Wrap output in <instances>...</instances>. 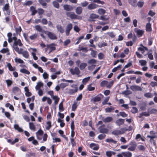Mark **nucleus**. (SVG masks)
I'll return each mask as SVG.
<instances>
[{"mask_svg":"<svg viewBox=\"0 0 157 157\" xmlns=\"http://www.w3.org/2000/svg\"><path fill=\"white\" fill-rule=\"evenodd\" d=\"M98 129L100 133L103 134H107L109 131V129L105 127V125L104 124L99 127Z\"/></svg>","mask_w":157,"mask_h":157,"instance_id":"nucleus-1","label":"nucleus"},{"mask_svg":"<svg viewBox=\"0 0 157 157\" xmlns=\"http://www.w3.org/2000/svg\"><path fill=\"white\" fill-rule=\"evenodd\" d=\"M129 147L128 148V149L131 151H134L135 150L137 144L134 141H132L129 144Z\"/></svg>","mask_w":157,"mask_h":157,"instance_id":"nucleus-2","label":"nucleus"},{"mask_svg":"<svg viewBox=\"0 0 157 157\" xmlns=\"http://www.w3.org/2000/svg\"><path fill=\"white\" fill-rule=\"evenodd\" d=\"M125 132L124 128H121V130H115L112 132V134L113 135L118 136L124 134Z\"/></svg>","mask_w":157,"mask_h":157,"instance_id":"nucleus-3","label":"nucleus"},{"mask_svg":"<svg viewBox=\"0 0 157 157\" xmlns=\"http://www.w3.org/2000/svg\"><path fill=\"white\" fill-rule=\"evenodd\" d=\"M147 137L148 138H150V140H149V142L152 143L153 145L154 146H156V140H154L155 139H157V135H155L154 136H150L149 135H147Z\"/></svg>","mask_w":157,"mask_h":157,"instance_id":"nucleus-4","label":"nucleus"},{"mask_svg":"<svg viewBox=\"0 0 157 157\" xmlns=\"http://www.w3.org/2000/svg\"><path fill=\"white\" fill-rule=\"evenodd\" d=\"M73 25L71 23L68 24L66 26L65 29V33L67 36H68L70 33V31L72 29Z\"/></svg>","mask_w":157,"mask_h":157,"instance_id":"nucleus-5","label":"nucleus"},{"mask_svg":"<svg viewBox=\"0 0 157 157\" xmlns=\"http://www.w3.org/2000/svg\"><path fill=\"white\" fill-rule=\"evenodd\" d=\"M45 33L47 34L49 38L51 40H55L57 38L56 35L50 32L47 31Z\"/></svg>","mask_w":157,"mask_h":157,"instance_id":"nucleus-6","label":"nucleus"},{"mask_svg":"<svg viewBox=\"0 0 157 157\" xmlns=\"http://www.w3.org/2000/svg\"><path fill=\"white\" fill-rule=\"evenodd\" d=\"M70 71L72 75H79L80 73L79 69L77 67H75L74 69L72 68L71 69Z\"/></svg>","mask_w":157,"mask_h":157,"instance_id":"nucleus-7","label":"nucleus"},{"mask_svg":"<svg viewBox=\"0 0 157 157\" xmlns=\"http://www.w3.org/2000/svg\"><path fill=\"white\" fill-rule=\"evenodd\" d=\"M71 138H73L75 135V132L74 131L75 127L74 124V121H72L71 122Z\"/></svg>","mask_w":157,"mask_h":157,"instance_id":"nucleus-8","label":"nucleus"},{"mask_svg":"<svg viewBox=\"0 0 157 157\" xmlns=\"http://www.w3.org/2000/svg\"><path fill=\"white\" fill-rule=\"evenodd\" d=\"M103 97V95L101 94H100L95 97L93 98V100L94 102H98L101 101V98Z\"/></svg>","mask_w":157,"mask_h":157,"instance_id":"nucleus-9","label":"nucleus"},{"mask_svg":"<svg viewBox=\"0 0 157 157\" xmlns=\"http://www.w3.org/2000/svg\"><path fill=\"white\" fill-rule=\"evenodd\" d=\"M99 6L98 5L95 3H91L88 5L87 9L89 10H92L94 9Z\"/></svg>","mask_w":157,"mask_h":157,"instance_id":"nucleus-10","label":"nucleus"},{"mask_svg":"<svg viewBox=\"0 0 157 157\" xmlns=\"http://www.w3.org/2000/svg\"><path fill=\"white\" fill-rule=\"evenodd\" d=\"M130 89L133 91H141V88L138 86L132 85L130 87Z\"/></svg>","mask_w":157,"mask_h":157,"instance_id":"nucleus-11","label":"nucleus"},{"mask_svg":"<svg viewBox=\"0 0 157 157\" xmlns=\"http://www.w3.org/2000/svg\"><path fill=\"white\" fill-rule=\"evenodd\" d=\"M134 31L136 33L137 35L140 37L142 36L144 32V30L137 29V28L134 29Z\"/></svg>","mask_w":157,"mask_h":157,"instance_id":"nucleus-12","label":"nucleus"},{"mask_svg":"<svg viewBox=\"0 0 157 157\" xmlns=\"http://www.w3.org/2000/svg\"><path fill=\"white\" fill-rule=\"evenodd\" d=\"M90 147L94 150L97 151L99 149V147L98 144L92 143L90 145Z\"/></svg>","mask_w":157,"mask_h":157,"instance_id":"nucleus-13","label":"nucleus"},{"mask_svg":"<svg viewBox=\"0 0 157 157\" xmlns=\"http://www.w3.org/2000/svg\"><path fill=\"white\" fill-rule=\"evenodd\" d=\"M99 16L94 13H91L90 14V16L89 21H94V19L98 18L99 17Z\"/></svg>","mask_w":157,"mask_h":157,"instance_id":"nucleus-14","label":"nucleus"},{"mask_svg":"<svg viewBox=\"0 0 157 157\" xmlns=\"http://www.w3.org/2000/svg\"><path fill=\"white\" fill-rule=\"evenodd\" d=\"M66 15L67 17L72 19H75L76 14L73 12H67L66 13Z\"/></svg>","mask_w":157,"mask_h":157,"instance_id":"nucleus-15","label":"nucleus"},{"mask_svg":"<svg viewBox=\"0 0 157 157\" xmlns=\"http://www.w3.org/2000/svg\"><path fill=\"white\" fill-rule=\"evenodd\" d=\"M48 48H49V53L55 50L56 48V47L54 46V44L53 43L48 45Z\"/></svg>","mask_w":157,"mask_h":157,"instance_id":"nucleus-16","label":"nucleus"},{"mask_svg":"<svg viewBox=\"0 0 157 157\" xmlns=\"http://www.w3.org/2000/svg\"><path fill=\"white\" fill-rule=\"evenodd\" d=\"M152 29L151 27V24L150 22L147 23L146 25V31L147 32H151Z\"/></svg>","mask_w":157,"mask_h":157,"instance_id":"nucleus-17","label":"nucleus"},{"mask_svg":"<svg viewBox=\"0 0 157 157\" xmlns=\"http://www.w3.org/2000/svg\"><path fill=\"white\" fill-rule=\"evenodd\" d=\"M56 27L57 30L61 33H63L64 32V29L63 27L60 25H56Z\"/></svg>","mask_w":157,"mask_h":157,"instance_id":"nucleus-18","label":"nucleus"},{"mask_svg":"<svg viewBox=\"0 0 157 157\" xmlns=\"http://www.w3.org/2000/svg\"><path fill=\"white\" fill-rule=\"evenodd\" d=\"M124 120L122 119H119L117 120L116 121V124L119 126H120L124 123Z\"/></svg>","mask_w":157,"mask_h":157,"instance_id":"nucleus-19","label":"nucleus"},{"mask_svg":"<svg viewBox=\"0 0 157 157\" xmlns=\"http://www.w3.org/2000/svg\"><path fill=\"white\" fill-rule=\"evenodd\" d=\"M32 50V51L31 52L32 55L33 56V59H38V57L36 56V53L37 52V50L36 49L34 48H31Z\"/></svg>","mask_w":157,"mask_h":157,"instance_id":"nucleus-20","label":"nucleus"},{"mask_svg":"<svg viewBox=\"0 0 157 157\" xmlns=\"http://www.w3.org/2000/svg\"><path fill=\"white\" fill-rule=\"evenodd\" d=\"M64 10L67 11H70L73 10L72 6L68 5H65L63 6Z\"/></svg>","mask_w":157,"mask_h":157,"instance_id":"nucleus-21","label":"nucleus"},{"mask_svg":"<svg viewBox=\"0 0 157 157\" xmlns=\"http://www.w3.org/2000/svg\"><path fill=\"white\" fill-rule=\"evenodd\" d=\"M122 154L124 157H131L132 153L129 151L122 152Z\"/></svg>","mask_w":157,"mask_h":157,"instance_id":"nucleus-22","label":"nucleus"},{"mask_svg":"<svg viewBox=\"0 0 157 157\" xmlns=\"http://www.w3.org/2000/svg\"><path fill=\"white\" fill-rule=\"evenodd\" d=\"M36 30L38 32L43 33L44 30L43 29L42 27L40 25H36L35 27Z\"/></svg>","mask_w":157,"mask_h":157,"instance_id":"nucleus-23","label":"nucleus"},{"mask_svg":"<svg viewBox=\"0 0 157 157\" xmlns=\"http://www.w3.org/2000/svg\"><path fill=\"white\" fill-rule=\"evenodd\" d=\"M116 154V152L111 151H107L105 152L106 155L108 157H111L112 155H115Z\"/></svg>","mask_w":157,"mask_h":157,"instance_id":"nucleus-24","label":"nucleus"},{"mask_svg":"<svg viewBox=\"0 0 157 157\" xmlns=\"http://www.w3.org/2000/svg\"><path fill=\"white\" fill-rule=\"evenodd\" d=\"M128 2L132 6L134 7L137 6L136 0H128Z\"/></svg>","mask_w":157,"mask_h":157,"instance_id":"nucleus-25","label":"nucleus"},{"mask_svg":"<svg viewBox=\"0 0 157 157\" xmlns=\"http://www.w3.org/2000/svg\"><path fill=\"white\" fill-rule=\"evenodd\" d=\"M13 47L15 51L19 54H21V51L23 50V49L20 48L19 49V48L17 47V46L14 45L13 44Z\"/></svg>","mask_w":157,"mask_h":157,"instance_id":"nucleus-26","label":"nucleus"},{"mask_svg":"<svg viewBox=\"0 0 157 157\" xmlns=\"http://www.w3.org/2000/svg\"><path fill=\"white\" fill-rule=\"evenodd\" d=\"M30 10L32 12L31 15L33 16L37 12V10L33 6H31L30 7Z\"/></svg>","mask_w":157,"mask_h":157,"instance_id":"nucleus-27","label":"nucleus"},{"mask_svg":"<svg viewBox=\"0 0 157 157\" xmlns=\"http://www.w3.org/2000/svg\"><path fill=\"white\" fill-rule=\"evenodd\" d=\"M82 7L78 6L76 8L75 10L76 13L78 15L80 14L82 12Z\"/></svg>","mask_w":157,"mask_h":157,"instance_id":"nucleus-28","label":"nucleus"},{"mask_svg":"<svg viewBox=\"0 0 157 157\" xmlns=\"http://www.w3.org/2000/svg\"><path fill=\"white\" fill-rule=\"evenodd\" d=\"M51 122L50 121H48L46 122L45 126V129L47 130H49L52 127Z\"/></svg>","mask_w":157,"mask_h":157,"instance_id":"nucleus-29","label":"nucleus"},{"mask_svg":"<svg viewBox=\"0 0 157 157\" xmlns=\"http://www.w3.org/2000/svg\"><path fill=\"white\" fill-rule=\"evenodd\" d=\"M21 54H22L24 57L26 58H29V53L27 51H23V50L22 51H21Z\"/></svg>","mask_w":157,"mask_h":157,"instance_id":"nucleus-30","label":"nucleus"},{"mask_svg":"<svg viewBox=\"0 0 157 157\" xmlns=\"http://www.w3.org/2000/svg\"><path fill=\"white\" fill-rule=\"evenodd\" d=\"M113 118L111 117H107L103 120V121L105 123H108L111 121Z\"/></svg>","mask_w":157,"mask_h":157,"instance_id":"nucleus-31","label":"nucleus"},{"mask_svg":"<svg viewBox=\"0 0 157 157\" xmlns=\"http://www.w3.org/2000/svg\"><path fill=\"white\" fill-rule=\"evenodd\" d=\"M14 128L16 130H17L19 132H22L23 130L17 124H15L14 125Z\"/></svg>","mask_w":157,"mask_h":157,"instance_id":"nucleus-32","label":"nucleus"},{"mask_svg":"<svg viewBox=\"0 0 157 157\" xmlns=\"http://www.w3.org/2000/svg\"><path fill=\"white\" fill-rule=\"evenodd\" d=\"M141 45L142 46V47H139L138 48V50L139 51L142 52V53H143L145 50L148 51V49L146 47L143 46L142 44Z\"/></svg>","mask_w":157,"mask_h":157,"instance_id":"nucleus-33","label":"nucleus"},{"mask_svg":"<svg viewBox=\"0 0 157 157\" xmlns=\"http://www.w3.org/2000/svg\"><path fill=\"white\" fill-rule=\"evenodd\" d=\"M13 44L14 45L17 46L18 45L19 46H22L23 44L20 39H18L16 41H14Z\"/></svg>","mask_w":157,"mask_h":157,"instance_id":"nucleus-34","label":"nucleus"},{"mask_svg":"<svg viewBox=\"0 0 157 157\" xmlns=\"http://www.w3.org/2000/svg\"><path fill=\"white\" fill-rule=\"evenodd\" d=\"M105 141L108 143H112L113 144H116L117 143V141L114 140L112 138H108Z\"/></svg>","mask_w":157,"mask_h":157,"instance_id":"nucleus-35","label":"nucleus"},{"mask_svg":"<svg viewBox=\"0 0 157 157\" xmlns=\"http://www.w3.org/2000/svg\"><path fill=\"white\" fill-rule=\"evenodd\" d=\"M43 86V83L41 82H39L37 83V85L36 86V90L40 89V88Z\"/></svg>","mask_w":157,"mask_h":157,"instance_id":"nucleus-36","label":"nucleus"},{"mask_svg":"<svg viewBox=\"0 0 157 157\" xmlns=\"http://www.w3.org/2000/svg\"><path fill=\"white\" fill-rule=\"evenodd\" d=\"M52 98L54 100V103L55 104H57L59 101V98L56 96H53Z\"/></svg>","mask_w":157,"mask_h":157,"instance_id":"nucleus-37","label":"nucleus"},{"mask_svg":"<svg viewBox=\"0 0 157 157\" xmlns=\"http://www.w3.org/2000/svg\"><path fill=\"white\" fill-rule=\"evenodd\" d=\"M78 91L77 89H70L68 91V94L70 95H72L77 92Z\"/></svg>","mask_w":157,"mask_h":157,"instance_id":"nucleus-38","label":"nucleus"},{"mask_svg":"<svg viewBox=\"0 0 157 157\" xmlns=\"http://www.w3.org/2000/svg\"><path fill=\"white\" fill-rule=\"evenodd\" d=\"M87 66V64L85 63H82L80 65L79 68L81 70H83L85 69V68Z\"/></svg>","mask_w":157,"mask_h":157,"instance_id":"nucleus-39","label":"nucleus"},{"mask_svg":"<svg viewBox=\"0 0 157 157\" xmlns=\"http://www.w3.org/2000/svg\"><path fill=\"white\" fill-rule=\"evenodd\" d=\"M29 126L30 129L33 131H35V130L36 128L33 123L29 122Z\"/></svg>","mask_w":157,"mask_h":157,"instance_id":"nucleus-40","label":"nucleus"},{"mask_svg":"<svg viewBox=\"0 0 157 157\" xmlns=\"http://www.w3.org/2000/svg\"><path fill=\"white\" fill-rule=\"evenodd\" d=\"M148 57L149 59H153L152 55V51L151 50H149L147 54Z\"/></svg>","mask_w":157,"mask_h":157,"instance_id":"nucleus-41","label":"nucleus"},{"mask_svg":"<svg viewBox=\"0 0 157 157\" xmlns=\"http://www.w3.org/2000/svg\"><path fill=\"white\" fill-rule=\"evenodd\" d=\"M38 2L44 8H46L47 3L44 0H38Z\"/></svg>","mask_w":157,"mask_h":157,"instance_id":"nucleus-42","label":"nucleus"},{"mask_svg":"<svg viewBox=\"0 0 157 157\" xmlns=\"http://www.w3.org/2000/svg\"><path fill=\"white\" fill-rule=\"evenodd\" d=\"M77 102H74L73 104L72 105L71 110L75 111L77 107Z\"/></svg>","mask_w":157,"mask_h":157,"instance_id":"nucleus-43","label":"nucleus"},{"mask_svg":"<svg viewBox=\"0 0 157 157\" xmlns=\"http://www.w3.org/2000/svg\"><path fill=\"white\" fill-rule=\"evenodd\" d=\"M98 11V13L100 15L104 14L105 13V10L101 8L99 9Z\"/></svg>","mask_w":157,"mask_h":157,"instance_id":"nucleus-44","label":"nucleus"},{"mask_svg":"<svg viewBox=\"0 0 157 157\" xmlns=\"http://www.w3.org/2000/svg\"><path fill=\"white\" fill-rule=\"evenodd\" d=\"M108 83L107 81L103 80L101 82L100 86L101 87H104L106 86H107Z\"/></svg>","mask_w":157,"mask_h":157,"instance_id":"nucleus-45","label":"nucleus"},{"mask_svg":"<svg viewBox=\"0 0 157 157\" xmlns=\"http://www.w3.org/2000/svg\"><path fill=\"white\" fill-rule=\"evenodd\" d=\"M114 109L113 107H107L105 109V111L106 113H110Z\"/></svg>","mask_w":157,"mask_h":157,"instance_id":"nucleus-46","label":"nucleus"},{"mask_svg":"<svg viewBox=\"0 0 157 157\" xmlns=\"http://www.w3.org/2000/svg\"><path fill=\"white\" fill-rule=\"evenodd\" d=\"M20 71L22 73H25L27 75H29L30 74V72L29 71L25 69H21L20 70Z\"/></svg>","mask_w":157,"mask_h":157,"instance_id":"nucleus-47","label":"nucleus"},{"mask_svg":"<svg viewBox=\"0 0 157 157\" xmlns=\"http://www.w3.org/2000/svg\"><path fill=\"white\" fill-rule=\"evenodd\" d=\"M139 63H140V65L142 66H145L146 65L147 62L143 60H140L139 61Z\"/></svg>","mask_w":157,"mask_h":157,"instance_id":"nucleus-48","label":"nucleus"},{"mask_svg":"<svg viewBox=\"0 0 157 157\" xmlns=\"http://www.w3.org/2000/svg\"><path fill=\"white\" fill-rule=\"evenodd\" d=\"M144 96L147 98H151L153 96V95L150 93H147L144 94Z\"/></svg>","mask_w":157,"mask_h":157,"instance_id":"nucleus-49","label":"nucleus"},{"mask_svg":"<svg viewBox=\"0 0 157 157\" xmlns=\"http://www.w3.org/2000/svg\"><path fill=\"white\" fill-rule=\"evenodd\" d=\"M53 5L54 7L59 9V3L56 1H53L52 2Z\"/></svg>","mask_w":157,"mask_h":157,"instance_id":"nucleus-50","label":"nucleus"},{"mask_svg":"<svg viewBox=\"0 0 157 157\" xmlns=\"http://www.w3.org/2000/svg\"><path fill=\"white\" fill-rule=\"evenodd\" d=\"M114 83V81L113 80L110 81L108 84L107 85V87L108 88L110 89Z\"/></svg>","mask_w":157,"mask_h":157,"instance_id":"nucleus-51","label":"nucleus"},{"mask_svg":"<svg viewBox=\"0 0 157 157\" xmlns=\"http://www.w3.org/2000/svg\"><path fill=\"white\" fill-rule=\"evenodd\" d=\"M6 83L8 87H9L11 86L13 83V81L10 79L6 80Z\"/></svg>","mask_w":157,"mask_h":157,"instance_id":"nucleus-52","label":"nucleus"},{"mask_svg":"<svg viewBox=\"0 0 157 157\" xmlns=\"http://www.w3.org/2000/svg\"><path fill=\"white\" fill-rule=\"evenodd\" d=\"M149 113L150 114H156L157 113V109H152L151 110L149 111Z\"/></svg>","mask_w":157,"mask_h":157,"instance_id":"nucleus-53","label":"nucleus"},{"mask_svg":"<svg viewBox=\"0 0 157 157\" xmlns=\"http://www.w3.org/2000/svg\"><path fill=\"white\" fill-rule=\"evenodd\" d=\"M59 110L60 111H63L64 110V109L63 108V103L62 102L60 103L59 105Z\"/></svg>","mask_w":157,"mask_h":157,"instance_id":"nucleus-54","label":"nucleus"},{"mask_svg":"<svg viewBox=\"0 0 157 157\" xmlns=\"http://www.w3.org/2000/svg\"><path fill=\"white\" fill-rule=\"evenodd\" d=\"M106 136V135L104 134H101L98 136V138L100 140H102L104 139Z\"/></svg>","mask_w":157,"mask_h":157,"instance_id":"nucleus-55","label":"nucleus"},{"mask_svg":"<svg viewBox=\"0 0 157 157\" xmlns=\"http://www.w3.org/2000/svg\"><path fill=\"white\" fill-rule=\"evenodd\" d=\"M90 79V77H89L85 78L83 79L82 81V82L83 84L85 85L89 81Z\"/></svg>","mask_w":157,"mask_h":157,"instance_id":"nucleus-56","label":"nucleus"},{"mask_svg":"<svg viewBox=\"0 0 157 157\" xmlns=\"http://www.w3.org/2000/svg\"><path fill=\"white\" fill-rule=\"evenodd\" d=\"M109 97H107L102 102V104L103 105L107 104V102L109 101Z\"/></svg>","mask_w":157,"mask_h":157,"instance_id":"nucleus-57","label":"nucleus"},{"mask_svg":"<svg viewBox=\"0 0 157 157\" xmlns=\"http://www.w3.org/2000/svg\"><path fill=\"white\" fill-rule=\"evenodd\" d=\"M144 3L143 2L139 1L137 3H136V5L139 7L141 8L143 7Z\"/></svg>","mask_w":157,"mask_h":157,"instance_id":"nucleus-58","label":"nucleus"},{"mask_svg":"<svg viewBox=\"0 0 157 157\" xmlns=\"http://www.w3.org/2000/svg\"><path fill=\"white\" fill-rule=\"evenodd\" d=\"M7 66L10 71H13L15 70L14 68L12 67L10 63H8Z\"/></svg>","mask_w":157,"mask_h":157,"instance_id":"nucleus-59","label":"nucleus"},{"mask_svg":"<svg viewBox=\"0 0 157 157\" xmlns=\"http://www.w3.org/2000/svg\"><path fill=\"white\" fill-rule=\"evenodd\" d=\"M91 84L89 85L87 87V90L90 91H93L94 90L95 88L94 87L91 86Z\"/></svg>","mask_w":157,"mask_h":157,"instance_id":"nucleus-60","label":"nucleus"},{"mask_svg":"<svg viewBox=\"0 0 157 157\" xmlns=\"http://www.w3.org/2000/svg\"><path fill=\"white\" fill-rule=\"evenodd\" d=\"M88 67V69L90 71L93 70L95 67L96 65L95 64H92Z\"/></svg>","mask_w":157,"mask_h":157,"instance_id":"nucleus-61","label":"nucleus"},{"mask_svg":"<svg viewBox=\"0 0 157 157\" xmlns=\"http://www.w3.org/2000/svg\"><path fill=\"white\" fill-rule=\"evenodd\" d=\"M107 44L106 43H105L104 42H103L101 44L99 43L98 44V46L100 48H102L103 47L107 46Z\"/></svg>","mask_w":157,"mask_h":157,"instance_id":"nucleus-62","label":"nucleus"},{"mask_svg":"<svg viewBox=\"0 0 157 157\" xmlns=\"http://www.w3.org/2000/svg\"><path fill=\"white\" fill-rule=\"evenodd\" d=\"M37 37V35L35 33L34 34H33V35L29 37V38L31 40H33L35 39H36Z\"/></svg>","mask_w":157,"mask_h":157,"instance_id":"nucleus-63","label":"nucleus"},{"mask_svg":"<svg viewBox=\"0 0 157 157\" xmlns=\"http://www.w3.org/2000/svg\"><path fill=\"white\" fill-rule=\"evenodd\" d=\"M43 131L41 129H39L36 132V135L37 136H42L43 134Z\"/></svg>","mask_w":157,"mask_h":157,"instance_id":"nucleus-64","label":"nucleus"}]
</instances>
